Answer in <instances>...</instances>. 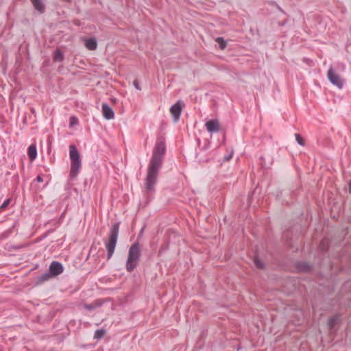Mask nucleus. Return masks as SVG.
I'll list each match as a JSON object with an SVG mask.
<instances>
[{"mask_svg":"<svg viewBox=\"0 0 351 351\" xmlns=\"http://www.w3.org/2000/svg\"><path fill=\"white\" fill-rule=\"evenodd\" d=\"M165 152V145L162 141H158L153 151L152 157L148 165L145 178V189L152 191L156 183L158 173L162 165L163 156Z\"/></svg>","mask_w":351,"mask_h":351,"instance_id":"1","label":"nucleus"},{"mask_svg":"<svg viewBox=\"0 0 351 351\" xmlns=\"http://www.w3.org/2000/svg\"><path fill=\"white\" fill-rule=\"evenodd\" d=\"M69 156L71 159L70 176L72 178H75L79 173L82 163L80 153L74 145L69 146Z\"/></svg>","mask_w":351,"mask_h":351,"instance_id":"2","label":"nucleus"},{"mask_svg":"<svg viewBox=\"0 0 351 351\" xmlns=\"http://www.w3.org/2000/svg\"><path fill=\"white\" fill-rule=\"evenodd\" d=\"M141 255V251L138 243L133 244L128 252V260L126 263V269L132 271L137 266Z\"/></svg>","mask_w":351,"mask_h":351,"instance_id":"3","label":"nucleus"},{"mask_svg":"<svg viewBox=\"0 0 351 351\" xmlns=\"http://www.w3.org/2000/svg\"><path fill=\"white\" fill-rule=\"evenodd\" d=\"M119 223H114L110 230L108 241L106 244V247L108 251V259L110 258L114 252L119 234Z\"/></svg>","mask_w":351,"mask_h":351,"instance_id":"4","label":"nucleus"},{"mask_svg":"<svg viewBox=\"0 0 351 351\" xmlns=\"http://www.w3.org/2000/svg\"><path fill=\"white\" fill-rule=\"evenodd\" d=\"M327 76L330 82L337 86L339 88L343 87V82L339 75L336 73L332 68L328 71Z\"/></svg>","mask_w":351,"mask_h":351,"instance_id":"5","label":"nucleus"},{"mask_svg":"<svg viewBox=\"0 0 351 351\" xmlns=\"http://www.w3.org/2000/svg\"><path fill=\"white\" fill-rule=\"evenodd\" d=\"M206 130L209 132H217L220 130V123L217 119H212L207 121L205 124Z\"/></svg>","mask_w":351,"mask_h":351,"instance_id":"6","label":"nucleus"},{"mask_svg":"<svg viewBox=\"0 0 351 351\" xmlns=\"http://www.w3.org/2000/svg\"><path fill=\"white\" fill-rule=\"evenodd\" d=\"M49 272L52 276H56L63 272V267L59 262L53 261L49 266Z\"/></svg>","mask_w":351,"mask_h":351,"instance_id":"7","label":"nucleus"},{"mask_svg":"<svg viewBox=\"0 0 351 351\" xmlns=\"http://www.w3.org/2000/svg\"><path fill=\"white\" fill-rule=\"evenodd\" d=\"M170 112L173 116L175 121H177L182 112V103L180 101H177L170 108Z\"/></svg>","mask_w":351,"mask_h":351,"instance_id":"8","label":"nucleus"},{"mask_svg":"<svg viewBox=\"0 0 351 351\" xmlns=\"http://www.w3.org/2000/svg\"><path fill=\"white\" fill-rule=\"evenodd\" d=\"M102 114L106 119L110 120L114 118L113 110L106 103L101 106Z\"/></svg>","mask_w":351,"mask_h":351,"instance_id":"9","label":"nucleus"},{"mask_svg":"<svg viewBox=\"0 0 351 351\" xmlns=\"http://www.w3.org/2000/svg\"><path fill=\"white\" fill-rule=\"evenodd\" d=\"M84 45L88 50H95L97 47V40L94 38H86L84 40Z\"/></svg>","mask_w":351,"mask_h":351,"instance_id":"10","label":"nucleus"},{"mask_svg":"<svg viewBox=\"0 0 351 351\" xmlns=\"http://www.w3.org/2000/svg\"><path fill=\"white\" fill-rule=\"evenodd\" d=\"M27 154L31 161H33L34 160L36 159L37 156V149L36 145L32 144L29 145V147H28Z\"/></svg>","mask_w":351,"mask_h":351,"instance_id":"11","label":"nucleus"},{"mask_svg":"<svg viewBox=\"0 0 351 351\" xmlns=\"http://www.w3.org/2000/svg\"><path fill=\"white\" fill-rule=\"evenodd\" d=\"M35 9L38 10L40 12H43L44 10V5L40 0H31Z\"/></svg>","mask_w":351,"mask_h":351,"instance_id":"12","label":"nucleus"},{"mask_svg":"<svg viewBox=\"0 0 351 351\" xmlns=\"http://www.w3.org/2000/svg\"><path fill=\"white\" fill-rule=\"evenodd\" d=\"M63 58H64V56H63L62 51L59 49L56 50L54 52V56H53L54 61L61 62L63 60Z\"/></svg>","mask_w":351,"mask_h":351,"instance_id":"13","label":"nucleus"},{"mask_svg":"<svg viewBox=\"0 0 351 351\" xmlns=\"http://www.w3.org/2000/svg\"><path fill=\"white\" fill-rule=\"evenodd\" d=\"M339 317L337 315L330 317L328 320V326L330 328L334 327L336 325V324L339 322Z\"/></svg>","mask_w":351,"mask_h":351,"instance_id":"14","label":"nucleus"},{"mask_svg":"<svg viewBox=\"0 0 351 351\" xmlns=\"http://www.w3.org/2000/svg\"><path fill=\"white\" fill-rule=\"evenodd\" d=\"M216 42L219 45L221 49H224L226 47V42L221 37L216 39Z\"/></svg>","mask_w":351,"mask_h":351,"instance_id":"15","label":"nucleus"},{"mask_svg":"<svg viewBox=\"0 0 351 351\" xmlns=\"http://www.w3.org/2000/svg\"><path fill=\"white\" fill-rule=\"evenodd\" d=\"M254 263L258 268L262 269L264 267L263 262L261 260L258 259V258H254Z\"/></svg>","mask_w":351,"mask_h":351,"instance_id":"16","label":"nucleus"},{"mask_svg":"<svg viewBox=\"0 0 351 351\" xmlns=\"http://www.w3.org/2000/svg\"><path fill=\"white\" fill-rule=\"evenodd\" d=\"M105 334V330H97L95 332V338L99 339L101 338Z\"/></svg>","mask_w":351,"mask_h":351,"instance_id":"17","label":"nucleus"},{"mask_svg":"<svg viewBox=\"0 0 351 351\" xmlns=\"http://www.w3.org/2000/svg\"><path fill=\"white\" fill-rule=\"evenodd\" d=\"M78 119L75 117H71L69 120L70 127H73L75 125L77 124Z\"/></svg>","mask_w":351,"mask_h":351,"instance_id":"18","label":"nucleus"},{"mask_svg":"<svg viewBox=\"0 0 351 351\" xmlns=\"http://www.w3.org/2000/svg\"><path fill=\"white\" fill-rule=\"evenodd\" d=\"M295 140L298 143V144H300V145H304V140L300 134H295Z\"/></svg>","mask_w":351,"mask_h":351,"instance_id":"19","label":"nucleus"},{"mask_svg":"<svg viewBox=\"0 0 351 351\" xmlns=\"http://www.w3.org/2000/svg\"><path fill=\"white\" fill-rule=\"evenodd\" d=\"M10 199H6L1 206L0 209L5 208L10 204Z\"/></svg>","mask_w":351,"mask_h":351,"instance_id":"20","label":"nucleus"},{"mask_svg":"<svg viewBox=\"0 0 351 351\" xmlns=\"http://www.w3.org/2000/svg\"><path fill=\"white\" fill-rule=\"evenodd\" d=\"M51 276H52L51 275V273H50L49 274H44V275H43V276H42L41 279H42L43 280H47L48 279H49V278H50Z\"/></svg>","mask_w":351,"mask_h":351,"instance_id":"21","label":"nucleus"},{"mask_svg":"<svg viewBox=\"0 0 351 351\" xmlns=\"http://www.w3.org/2000/svg\"><path fill=\"white\" fill-rule=\"evenodd\" d=\"M36 180L39 182H43V178L40 176H38L37 178H36Z\"/></svg>","mask_w":351,"mask_h":351,"instance_id":"22","label":"nucleus"},{"mask_svg":"<svg viewBox=\"0 0 351 351\" xmlns=\"http://www.w3.org/2000/svg\"><path fill=\"white\" fill-rule=\"evenodd\" d=\"M134 85L135 86V87L137 88V89H140V87L138 84V82L136 81H134Z\"/></svg>","mask_w":351,"mask_h":351,"instance_id":"23","label":"nucleus"},{"mask_svg":"<svg viewBox=\"0 0 351 351\" xmlns=\"http://www.w3.org/2000/svg\"><path fill=\"white\" fill-rule=\"evenodd\" d=\"M349 191L351 193V181L349 183Z\"/></svg>","mask_w":351,"mask_h":351,"instance_id":"24","label":"nucleus"}]
</instances>
